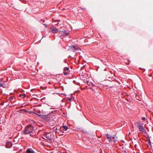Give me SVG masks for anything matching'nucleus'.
I'll return each mask as SVG.
<instances>
[{
	"mask_svg": "<svg viewBox=\"0 0 153 153\" xmlns=\"http://www.w3.org/2000/svg\"><path fill=\"white\" fill-rule=\"evenodd\" d=\"M34 130V127L31 125H29L26 127L24 130V134H28L31 133Z\"/></svg>",
	"mask_w": 153,
	"mask_h": 153,
	"instance_id": "nucleus-1",
	"label": "nucleus"
},
{
	"mask_svg": "<svg viewBox=\"0 0 153 153\" xmlns=\"http://www.w3.org/2000/svg\"><path fill=\"white\" fill-rule=\"evenodd\" d=\"M137 127L139 128V130L140 131L144 132L145 131V128L142 125H137Z\"/></svg>",
	"mask_w": 153,
	"mask_h": 153,
	"instance_id": "nucleus-2",
	"label": "nucleus"
},
{
	"mask_svg": "<svg viewBox=\"0 0 153 153\" xmlns=\"http://www.w3.org/2000/svg\"><path fill=\"white\" fill-rule=\"evenodd\" d=\"M50 31L52 33H56L58 31V30L55 27H53L50 28Z\"/></svg>",
	"mask_w": 153,
	"mask_h": 153,
	"instance_id": "nucleus-3",
	"label": "nucleus"
},
{
	"mask_svg": "<svg viewBox=\"0 0 153 153\" xmlns=\"http://www.w3.org/2000/svg\"><path fill=\"white\" fill-rule=\"evenodd\" d=\"M64 73L65 75H66L68 74V71L69 70V68L68 67H66L64 68Z\"/></svg>",
	"mask_w": 153,
	"mask_h": 153,
	"instance_id": "nucleus-4",
	"label": "nucleus"
},
{
	"mask_svg": "<svg viewBox=\"0 0 153 153\" xmlns=\"http://www.w3.org/2000/svg\"><path fill=\"white\" fill-rule=\"evenodd\" d=\"M60 32L62 34V36L63 37H64L66 36L69 33H65L63 31H61Z\"/></svg>",
	"mask_w": 153,
	"mask_h": 153,
	"instance_id": "nucleus-5",
	"label": "nucleus"
},
{
	"mask_svg": "<svg viewBox=\"0 0 153 153\" xmlns=\"http://www.w3.org/2000/svg\"><path fill=\"white\" fill-rule=\"evenodd\" d=\"M44 136L46 138L48 139L49 140L51 141H52V139L51 137V136L49 134H45L44 135Z\"/></svg>",
	"mask_w": 153,
	"mask_h": 153,
	"instance_id": "nucleus-6",
	"label": "nucleus"
},
{
	"mask_svg": "<svg viewBox=\"0 0 153 153\" xmlns=\"http://www.w3.org/2000/svg\"><path fill=\"white\" fill-rule=\"evenodd\" d=\"M12 145V143L11 142H8L7 143L6 147L7 148H9L11 147Z\"/></svg>",
	"mask_w": 153,
	"mask_h": 153,
	"instance_id": "nucleus-7",
	"label": "nucleus"
},
{
	"mask_svg": "<svg viewBox=\"0 0 153 153\" xmlns=\"http://www.w3.org/2000/svg\"><path fill=\"white\" fill-rule=\"evenodd\" d=\"M106 135L107 137V139L109 140V142H111L112 141L111 140V137L110 136V135L108 134H106Z\"/></svg>",
	"mask_w": 153,
	"mask_h": 153,
	"instance_id": "nucleus-8",
	"label": "nucleus"
},
{
	"mask_svg": "<svg viewBox=\"0 0 153 153\" xmlns=\"http://www.w3.org/2000/svg\"><path fill=\"white\" fill-rule=\"evenodd\" d=\"M27 153H34V152L33 150H30V149H27L26 150Z\"/></svg>",
	"mask_w": 153,
	"mask_h": 153,
	"instance_id": "nucleus-9",
	"label": "nucleus"
},
{
	"mask_svg": "<svg viewBox=\"0 0 153 153\" xmlns=\"http://www.w3.org/2000/svg\"><path fill=\"white\" fill-rule=\"evenodd\" d=\"M9 100L11 102L12 101V102H13L14 100H15V98H13L12 96H11L9 98Z\"/></svg>",
	"mask_w": 153,
	"mask_h": 153,
	"instance_id": "nucleus-10",
	"label": "nucleus"
},
{
	"mask_svg": "<svg viewBox=\"0 0 153 153\" xmlns=\"http://www.w3.org/2000/svg\"><path fill=\"white\" fill-rule=\"evenodd\" d=\"M63 127L64 128L63 130L66 131L68 128V127L65 126H63Z\"/></svg>",
	"mask_w": 153,
	"mask_h": 153,
	"instance_id": "nucleus-11",
	"label": "nucleus"
},
{
	"mask_svg": "<svg viewBox=\"0 0 153 153\" xmlns=\"http://www.w3.org/2000/svg\"><path fill=\"white\" fill-rule=\"evenodd\" d=\"M136 123H137V124L136 126V127H137V125H141V122L140 121H138V122H136Z\"/></svg>",
	"mask_w": 153,
	"mask_h": 153,
	"instance_id": "nucleus-12",
	"label": "nucleus"
},
{
	"mask_svg": "<svg viewBox=\"0 0 153 153\" xmlns=\"http://www.w3.org/2000/svg\"><path fill=\"white\" fill-rule=\"evenodd\" d=\"M113 138L114 139V141H115L117 140V137H113Z\"/></svg>",
	"mask_w": 153,
	"mask_h": 153,
	"instance_id": "nucleus-13",
	"label": "nucleus"
},
{
	"mask_svg": "<svg viewBox=\"0 0 153 153\" xmlns=\"http://www.w3.org/2000/svg\"><path fill=\"white\" fill-rule=\"evenodd\" d=\"M69 47L71 48H75V46L74 45H69Z\"/></svg>",
	"mask_w": 153,
	"mask_h": 153,
	"instance_id": "nucleus-14",
	"label": "nucleus"
},
{
	"mask_svg": "<svg viewBox=\"0 0 153 153\" xmlns=\"http://www.w3.org/2000/svg\"><path fill=\"white\" fill-rule=\"evenodd\" d=\"M22 96H24L23 97H25L26 96V95L25 94H22Z\"/></svg>",
	"mask_w": 153,
	"mask_h": 153,
	"instance_id": "nucleus-15",
	"label": "nucleus"
},
{
	"mask_svg": "<svg viewBox=\"0 0 153 153\" xmlns=\"http://www.w3.org/2000/svg\"><path fill=\"white\" fill-rule=\"evenodd\" d=\"M141 119L143 120H145V117H142Z\"/></svg>",
	"mask_w": 153,
	"mask_h": 153,
	"instance_id": "nucleus-16",
	"label": "nucleus"
},
{
	"mask_svg": "<svg viewBox=\"0 0 153 153\" xmlns=\"http://www.w3.org/2000/svg\"><path fill=\"white\" fill-rule=\"evenodd\" d=\"M1 86L4 87L3 86V85L1 83V82L0 81V87Z\"/></svg>",
	"mask_w": 153,
	"mask_h": 153,
	"instance_id": "nucleus-17",
	"label": "nucleus"
},
{
	"mask_svg": "<svg viewBox=\"0 0 153 153\" xmlns=\"http://www.w3.org/2000/svg\"><path fill=\"white\" fill-rule=\"evenodd\" d=\"M152 74H150V75H149V77H151V76H152Z\"/></svg>",
	"mask_w": 153,
	"mask_h": 153,
	"instance_id": "nucleus-18",
	"label": "nucleus"
},
{
	"mask_svg": "<svg viewBox=\"0 0 153 153\" xmlns=\"http://www.w3.org/2000/svg\"><path fill=\"white\" fill-rule=\"evenodd\" d=\"M149 143H151V142H150V140H149Z\"/></svg>",
	"mask_w": 153,
	"mask_h": 153,
	"instance_id": "nucleus-19",
	"label": "nucleus"
},
{
	"mask_svg": "<svg viewBox=\"0 0 153 153\" xmlns=\"http://www.w3.org/2000/svg\"><path fill=\"white\" fill-rule=\"evenodd\" d=\"M19 96H20V97H21V96H22V94H19Z\"/></svg>",
	"mask_w": 153,
	"mask_h": 153,
	"instance_id": "nucleus-20",
	"label": "nucleus"
},
{
	"mask_svg": "<svg viewBox=\"0 0 153 153\" xmlns=\"http://www.w3.org/2000/svg\"><path fill=\"white\" fill-rule=\"evenodd\" d=\"M43 139H46L45 138V137L43 138Z\"/></svg>",
	"mask_w": 153,
	"mask_h": 153,
	"instance_id": "nucleus-21",
	"label": "nucleus"
},
{
	"mask_svg": "<svg viewBox=\"0 0 153 153\" xmlns=\"http://www.w3.org/2000/svg\"><path fill=\"white\" fill-rule=\"evenodd\" d=\"M41 88H43V87H41Z\"/></svg>",
	"mask_w": 153,
	"mask_h": 153,
	"instance_id": "nucleus-22",
	"label": "nucleus"
},
{
	"mask_svg": "<svg viewBox=\"0 0 153 153\" xmlns=\"http://www.w3.org/2000/svg\"><path fill=\"white\" fill-rule=\"evenodd\" d=\"M36 114H37V113H35Z\"/></svg>",
	"mask_w": 153,
	"mask_h": 153,
	"instance_id": "nucleus-23",
	"label": "nucleus"
},
{
	"mask_svg": "<svg viewBox=\"0 0 153 153\" xmlns=\"http://www.w3.org/2000/svg\"><path fill=\"white\" fill-rule=\"evenodd\" d=\"M55 88L56 89V88H57L56 87H55Z\"/></svg>",
	"mask_w": 153,
	"mask_h": 153,
	"instance_id": "nucleus-24",
	"label": "nucleus"
},
{
	"mask_svg": "<svg viewBox=\"0 0 153 153\" xmlns=\"http://www.w3.org/2000/svg\"><path fill=\"white\" fill-rule=\"evenodd\" d=\"M30 136H31V134H30Z\"/></svg>",
	"mask_w": 153,
	"mask_h": 153,
	"instance_id": "nucleus-25",
	"label": "nucleus"
}]
</instances>
